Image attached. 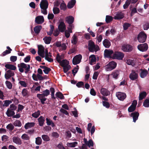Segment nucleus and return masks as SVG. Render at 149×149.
<instances>
[{"label": "nucleus", "instance_id": "nucleus-1", "mask_svg": "<svg viewBox=\"0 0 149 149\" xmlns=\"http://www.w3.org/2000/svg\"><path fill=\"white\" fill-rule=\"evenodd\" d=\"M19 71L22 73L24 72L26 74L31 73V71L30 70V65L29 64H27L23 63H22L18 65Z\"/></svg>", "mask_w": 149, "mask_h": 149}, {"label": "nucleus", "instance_id": "nucleus-2", "mask_svg": "<svg viewBox=\"0 0 149 149\" xmlns=\"http://www.w3.org/2000/svg\"><path fill=\"white\" fill-rule=\"evenodd\" d=\"M88 49L91 52H96L99 50V47L98 45L96 46L92 40H90L88 41Z\"/></svg>", "mask_w": 149, "mask_h": 149}, {"label": "nucleus", "instance_id": "nucleus-3", "mask_svg": "<svg viewBox=\"0 0 149 149\" xmlns=\"http://www.w3.org/2000/svg\"><path fill=\"white\" fill-rule=\"evenodd\" d=\"M147 38V35L144 31L140 32L137 36V39L139 42L141 43L145 42Z\"/></svg>", "mask_w": 149, "mask_h": 149}, {"label": "nucleus", "instance_id": "nucleus-4", "mask_svg": "<svg viewBox=\"0 0 149 149\" xmlns=\"http://www.w3.org/2000/svg\"><path fill=\"white\" fill-rule=\"evenodd\" d=\"M124 54L123 53L120 52H116L113 53L112 58L118 60H122L124 57Z\"/></svg>", "mask_w": 149, "mask_h": 149}, {"label": "nucleus", "instance_id": "nucleus-5", "mask_svg": "<svg viewBox=\"0 0 149 149\" xmlns=\"http://www.w3.org/2000/svg\"><path fill=\"white\" fill-rule=\"evenodd\" d=\"M137 48L139 51L141 52H146L148 49V45L146 43L140 44L138 45Z\"/></svg>", "mask_w": 149, "mask_h": 149}, {"label": "nucleus", "instance_id": "nucleus-6", "mask_svg": "<svg viewBox=\"0 0 149 149\" xmlns=\"http://www.w3.org/2000/svg\"><path fill=\"white\" fill-rule=\"evenodd\" d=\"M133 49L132 46L129 44H124L121 48L122 50L125 52H131Z\"/></svg>", "mask_w": 149, "mask_h": 149}, {"label": "nucleus", "instance_id": "nucleus-7", "mask_svg": "<svg viewBox=\"0 0 149 149\" xmlns=\"http://www.w3.org/2000/svg\"><path fill=\"white\" fill-rule=\"evenodd\" d=\"M82 56L80 54L77 55L74 57L72 59V63L74 65L79 63L82 59Z\"/></svg>", "mask_w": 149, "mask_h": 149}, {"label": "nucleus", "instance_id": "nucleus-8", "mask_svg": "<svg viewBox=\"0 0 149 149\" xmlns=\"http://www.w3.org/2000/svg\"><path fill=\"white\" fill-rule=\"evenodd\" d=\"M117 63L113 61L110 62L106 66L108 70H111L114 69L116 67Z\"/></svg>", "mask_w": 149, "mask_h": 149}, {"label": "nucleus", "instance_id": "nucleus-9", "mask_svg": "<svg viewBox=\"0 0 149 149\" xmlns=\"http://www.w3.org/2000/svg\"><path fill=\"white\" fill-rule=\"evenodd\" d=\"M14 75L15 73L13 71L10 70H8L6 71L5 74V77L6 79L8 80Z\"/></svg>", "mask_w": 149, "mask_h": 149}, {"label": "nucleus", "instance_id": "nucleus-10", "mask_svg": "<svg viewBox=\"0 0 149 149\" xmlns=\"http://www.w3.org/2000/svg\"><path fill=\"white\" fill-rule=\"evenodd\" d=\"M41 9H47L48 8V3L47 0H42L40 4Z\"/></svg>", "mask_w": 149, "mask_h": 149}, {"label": "nucleus", "instance_id": "nucleus-11", "mask_svg": "<svg viewBox=\"0 0 149 149\" xmlns=\"http://www.w3.org/2000/svg\"><path fill=\"white\" fill-rule=\"evenodd\" d=\"M58 28L59 31L63 33L65 31L66 29V26L63 21H61L60 22Z\"/></svg>", "mask_w": 149, "mask_h": 149}, {"label": "nucleus", "instance_id": "nucleus-12", "mask_svg": "<svg viewBox=\"0 0 149 149\" xmlns=\"http://www.w3.org/2000/svg\"><path fill=\"white\" fill-rule=\"evenodd\" d=\"M116 96L120 100L123 101L126 97V96L125 93L121 92H118L116 93Z\"/></svg>", "mask_w": 149, "mask_h": 149}, {"label": "nucleus", "instance_id": "nucleus-13", "mask_svg": "<svg viewBox=\"0 0 149 149\" xmlns=\"http://www.w3.org/2000/svg\"><path fill=\"white\" fill-rule=\"evenodd\" d=\"M138 77L137 73L132 70L129 75L130 78L132 80H134L137 79Z\"/></svg>", "mask_w": 149, "mask_h": 149}, {"label": "nucleus", "instance_id": "nucleus-14", "mask_svg": "<svg viewBox=\"0 0 149 149\" xmlns=\"http://www.w3.org/2000/svg\"><path fill=\"white\" fill-rule=\"evenodd\" d=\"M74 18L72 16H69L66 17L65 20L69 24V26L72 27V24L74 21Z\"/></svg>", "mask_w": 149, "mask_h": 149}, {"label": "nucleus", "instance_id": "nucleus-15", "mask_svg": "<svg viewBox=\"0 0 149 149\" xmlns=\"http://www.w3.org/2000/svg\"><path fill=\"white\" fill-rule=\"evenodd\" d=\"M139 116V112L136 111L130 114V116L133 118V121L134 123H135L138 119Z\"/></svg>", "mask_w": 149, "mask_h": 149}, {"label": "nucleus", "instance_id": "nucleus-16", "mask_svg": "<svg viewBox=\"0 0 149 149\" xmlns=\"http://www.w3.org/2000/svg\"><path fill=\"white\" fill-rule=\"evenodd\" d=\"M113 53V51L112 50L106 49L104 51V54L105 56L108 58H112V56H111V55Z\"/></svg>", "mask_w": 149, "mask_h": 149}, {"label": "nucleus", "instance_id": "nucleus-17", "mask_svg": "<svg viewBox=\"0 0 149 149\" xmlns=\"http://www.w3.org/2000/svg\"><path fill=\"white\" fill-rule=\"evenodd\" d=\"M44 22L43 16H38L36 18L35 22L38 24H40Z\"/></svg>", "mask_w": 149, "mask_h": 149}, {"label": "nucleus", "instance_id": "nucleus-18", "mask_svg": "<svg viewBox=\"0 0 149 149\" xmlns=\"http://www.w3.org/2000/svg\"><path fill=\"white\" fill-rule=\"evenodd\" d=\"M13 142L15 143L18 145H20L22 144V141L20 138L18 136H14L13 137Z\"/></svg>", "mask_w": 149, "mask_h": 149}, {"label": "nucleus", "instance_id": "nucleus-19", "mask_svg": "<svg viewBox=\"0 0 149 149\" xmlns=\"http://www.w3.org/2000/svg\"><path fill=\"white\" fill-rule=\"evenodd\" d=\"M37 96L40 100L42 104H44L45 103V102L47 100V98L45 97V96L40 95V94H38Z\"/></svg>", "mask_w": 149, "mask_h": 149}, {"label": "nucleus", "instance_id": "nucleus-20", "mask_svg": "<svg viewBox=\"0 0 149 149\" xmlns=\"http://www.w3.org/2000/svg\"><path fill=\"white\" fill-rule=\"evenodd\" d=\"M140 70L141 71L140 74V76L142 78L145 77L148 73L147 70L145 69H141Z\"/></svg>", "mask_w": 149, "mask_h": 149}, {"label": "nucleus", "instance_id": "nucleus-21", "mask_svg": "<svg viewBox=\"0 0 149 149\" xmlns=\"http://www.w3.org/2000/svg\"><path fill=\"white\" fill-rule=\"evenodd\" d=\"M124 17V14L121 12H118L114 17L115 19H120Z\"/></svg>", "mask_w": 149, "mask_h": 149}, {"label": "nucleus", "instance_id": "nucleus-22", "mask_svg": "<svg viewBox=\"0 0 149 149\" xmlns=\"http://www.w3.org/2000/svg\"><path fill=\"white\" fill-rule=\"evenodd\" d=\"M100 93L101 94L104 96H107L110 94V92L105 88H102L101 89Z\"/></svg>", "mask_w": 149, "mask_h": 149}, {"label": "nucleus", "instance_id": "nucleus-23", "mask_svg": "<svg viewBox=\"0 0 149 149\" xmlns=\"http://www.w3.org/2000/svg\"><path fill=\"white\" fill-rule=\"evenodd\" d=\"M5 67L9 70H15L16 69V67L14 65L10 64H6L5 65Z\"/></svg>", "mask_w": 149, "mask_h": 149}, {"label": "nucleus", "instance_id": "nucleus-24", "mask_svg": "<svg viewBox=\"0 0 149 149\" xmlns=\"http://www.w3.org/2000/svg\"><path fill=\"white\" fill-rule=\"evenodd\" d=\"M40 67L41 68L44 69L43 71L46 74H48L51 70L50 68L45 66H40Z\"/></svg>", "mask_w": 149, "mask_h": 149}, {"label": "nucleus", "instance_id": "nucleus-25", "mask_svg": "<svg viewBox=\"0 0 149 149\" xmlns=\"http://www.w3.org/2000/svg\"><path fill=\"white\" fill-rule=\"evenodd\" d=\"M38 120L39 122V125L40 126H42L45 121L44 118L42 116H40L38 118Z\"/></svg>", "mask_w": 149, "mask_h": 149}, {"label": "nucleus", "instance_id": "nucleus-26", "mask_svg": "<svg viewBox=\"0 0 149 149\" xmlns=\"http://www.w3.org/2000/svg\"><path fill=\"white\" fill-rule=\"evenodd\" d=\"M103 44L104 47L106 48H109L111 45V42L107 39H105L103 40Z\"/></svg>", "mask_w": 149, "mask_h": 149}, {"label": "nucleus", "instance_id": "nucleus-27", "mask_svg": "<svg viewBox=\"0 0 149 149\" xmlns=\"http://www.w3.org/2000/svg\"><path fill=\"white\" fill-rule=\"evenodd\" d=\"M6 114L8 117H10L13 116L15 115V112L14 111L10 110L8 108L6 112Z\"/></svg>", "mask_w": 149, "mask_h": 149}, {"label": "nucleus", "instance_id": "nucleus-28", "mask_svg": "<svg viewBox=\"0 0 149 149\" xmlns=\"http://www.w3.org/2000/svg\"><path fill=\"white\" fill-rule=\"evenodd\" d=\"M75 0H71L69 1L67 5L68 8L70 9L72 8L76 3Z\"/></svg>", "mask_w": 149, "mask_h": 149}, {"label": "nucleus", "instance_id": "nucleus-29", "mask_svg": "<svg viewBox=\"0 0 149 149\" xmlns=\"http://www.w3.org/2000/svg\"><path fill=\"white\" fill-rule=\"evenodd\" d=\"M38 54H40V53H45V49L42 45H38Z\"/></svg>", "mask_w": 149, "mask_h": 149}, {"label": "nucleus", "instance_id": "nucleus-30", "mask_svg": "<svg viewBox=\"0 0 149 149\" xmlns=\"http://www.w3.org/2000/svg\"><path fill=\"white\" fill-rule=\"evenodd\" d=\"M42 29V26H41L38 25L34 28L33 30L35 33L38 34L40 33Z\"/></svg>", "mask_w": 149, "mask_h": 149}, {"label": "nucleus", "instance_id": "nucleus-31", "mask_svg": "<svg viewBox=\"0 0 149 149\" xmlns=\"http://www.w3.org/2000/svg\"><path fill=\"white\" fill-rule=\"evenodd\" d=\"M46 120L47 124L48 125H51L52 127H54L55 126L54 123L50 119L47 118Z\"/></svg>", "mask_w": 149, "mask_h": 149}, {"label": "nucleus", "instance_id": "nucleus-32", "mask_svg": "<svg viewBox=\"0 0 149 149\" xmlns=\"http://www.w3.org/2000/svg\"><path fill=\"white\" fill-rule=\"evenodd\" d=\"M34 125L35 123H28L25 124L24 125V128L26 130H27L34 127Z\"/></svg>", "mask_w": 149, "mask_h": 149}, {"label": "nucleus", "instance_id": "nucleus-33", "mask_svg": "<svg viewBox=\"0 0 149 149\" xmlns=\"http://www.w3.org/2000/svg\"><path fill=\"white\" fill-rule=\"evenodd\" d=\"M147 95L146 92L143 91L140 93L139 97V100H141L146 97Z\"/></svg>", "mask_w": 149, "mask_h": 149}, {"label": "nucleus", "instance_id": "nucleus-34", "mask_svg": "<svg viewBox=\"0 0 149 149\" xmlns=\"http://www.w3.org/2000/svg\"><path fill=\"white\" fill-rule=\"evenodd\" d=\"M43 40L45 44H48L50 43L52 38L51 37L45 36L43 38Z\"/></svg>", "mask_w": 149, "mask_h": 149}, {"label": "nucleus", "instance_id": "nucleus-35", "mask_svg": "<svg viewBox=\"0 0 149 149\" xmlns=\"http://www.w3.org/2000/svg\"><path fill=\"white\" fill-rule=\"evenodd\" d=\"M59 63L61 66L62 67L68 65L69 63V62L66 59H63Z\"/></svg>", "mask_w": 149, "mask_h": 149}, {"label": "nucleus", "instance_id": "nucleus-36", "mask_svg": "<svg viewBox=\"0 0 149 149\" xmlns=\"http://www.w3.org/2000/svg\"><path fill=\"white\" fill-rule=\"evenodd\" d=\"M72 39L71 40V42L74 45H76L78 42V39L77 36L74 34L72 37Z\"/></svg>", "mask_w": 149, "mask_h": 149}, {"label": "nucleus", "instance_id": "nucleus-37", "mask_svg": "<svg viewBox=\"0 0 149 149\" xmlns=\"http://www.w3.org/2000/svg\"><path fill=\"white\" fill-rule=\"evenodd\" d=\"M119 74V70H116L113 72L111 75H113V78L116 79L118 78V76Z\"/></svg>", "mask_w": 149, "mask_h": 149}, {"label": "nucleus", "instance_id": "nucleus-38", "mask_svg": "<svg viewBox=\"0 0 149 149\" xmlns=\"http://www.w3.org/2000/svg\"><path fill=\"white\" fill-rule=\"evenodd\" d=\"M55 95L56 97L61 99H64V96L59 91L56 92Z\"/></svg>", "mask_w": 149, "mask_h": 149}, {"label": "nucleus", "instance_id": "nucleus-39", "mask_svg": "<svg viewBox=\"0 0 149 149\" xmlns=\"http://www.w3.org/2000/svg\"><path fill=\"white\" fill-rule=\"evenodd\" d=\"M42 139L40 137H38L36 138L35 143L37 145H40L42 144Z\"/></svg>", "mask_w": 149, "mask_h": 149}, {"label": "nucleus", "instance_id": "nucleus-40", "mask_svg": "<svg viewBox=\"0 0 149 149\" xmlns=\"http://www.w3.org/2000/svg\"><path fill=\"white\" fill-rule=\"evenodd\" d=\"M62 67L63 68V72L65 73H66L71 68V66L69 64Z\"/></svg>", "mask_w": 149, "mask_h": 149}, {"label": "nucleus", "instance_id": "nucleus-41", "mask_svg": "<svg viewBox=\"0 0 149 149\" xmlns=\"http://www.w3.org/2000/svg\"><path fill=\"white\" fill-rule=\"evenodd\" d=\"M63 55L60 56L59 53L56 56L57 61L59 63L61 61V60L63 58Z\"/></svg>", "mask_w": 149, "mask_h": 149}, {"label": "nucleus", "instance_id": "nucleus-42", "mask_svg": "<svg viewBox=\"0 0 149 149\" xmlns=\"http://www.w3.org/2000/svg\"><path fill=\"white\" fill-rule=\"evenodd\" d=\"M143 28L144 30H148L149 29V23L147 22H144L143 25Z\"/></svg>", "mask_w": 149, "mask_h": 149}, {"label": "nucleus", "instance_id": "nucleus-43", "mask_svg": "<svg viewBox=\"0 0 149 149\" xmlns=\"http://www.w3.org/2000/svg\"><path fill=\"white\" fill-rule=\"evenodd\" d=\"M50 94V91L48 89H46L43 91V93L40 94V95L45 96L47 97Z\"/></svg>", "mask_w": 149, "mask_h": 149}, {"label": "nucleus", "instance_id": "nucleus-44", "mask_svg": "<svg viewBox=\"0 0 149 149\" xmlns=\"http://www.w3.org/2000/svg\"><path fill=\"white\" fill-rule=\"evenodd\" d=\"M90 56L91 57V61L89 63L90 65H93V63L96 61V58L95 55H91Z\"/></svg>", "mask_w": 149, "mask_h": 149}, {"label": "nucleus", "instance_id": "nucleus-45", "mask_svg": "<svg viewBox=\"0 0 149 149\" xmlns=\"http://www.w3.org/2000/svg\"><path fill=\"white\" fill-rule=\"evenodd\" d=\"M78 143L77 142H74L72 143H67V145L70 147H75L77 145Z\"/></svg>", "mask_w": 149, "mask_h": 149}, {"label": "nucleus", "instance_id": "nucleus-46", "mask_svg": "<svg viewBox=\"0 0 149 149\" xmlns=\"http://www.w3.org/2000/svg\"><path fill=\"white\" fill-rule=\"evenodd\" d=\"M113 20V17L112 16L109 15H107L106 16L105 21L106 22L108 23H110Z\"/></svg>", "mask_w": 149, "mask_h": 149}, {"label": "nucleus", "instance_id": "nucleus-47", "mask_svg": "<svg viewBox=\"0 0 149 149\" xmlns=\"http://www.w3.org/2000/svg\"><path fill=\"white\" fill-rule=\"evenodd\" d=\"M22 93V95L24 97L28 96V92L26 88H24L23 89Z\"/></svg>", "mask_w": 149, "mask_h": 149}, {"label": "nucleus", "instance_id": "nucleus-48", "mask_svg": "<svg viewBox=\"0 0 149 149\" xmlns=\"http://www.w3.org/2000/svg\"><path fill=\"white\" fill-rule=\"evenodd\" d=\"M13 124L15 126L21 127L22 126V123L21 121L19 120L15 121L14 122Z\"/></svg>", "mask_w": 149, "mask_h": 149}, {"label": "nucleus", "instance_id": "nucleus-49", "mask_svg": "<svg viewBox=\"0 0 149 149\" xmlns=\"http://www.w3.org/2000/svg\"><path fill=\"white\" fill-rule=\"evenodd\" d=\"M42 138L44 141H48L50 140L49 137L47 135H42Z\"/></svg>", "mask_w": 149, "mask_h": 149}, {"label": "nucleus", "instance_id": "nucleus-50", "mask_svg": "<svg viewBox=\"0 0 149 149\" xmlns=\"http://www.w3.org/2000/svg\"><path fill=\"white\" fill-rule=\"evenodd\" d=\"M143 106L146 107H149V98L145 100L143 103Z\"/></svg>", "mask_w": 149, "mask_h": 149}, {"label": "nucleus", "instance_id": "nucleus-51", "mask_svg": "<svg viewBox=\"0 0 149 149\" xmlns=\"http://www.w3.org/2000/svg\"><path fill=\"white\" fill-rule=\"evenodd\" d=\"M136 107L131 105L128 108V110L129 112H132L134 111L135 110Z\"/></svg>", "mask_w": 149, "mask_h": 149}, {"label": "nucleus", "instance_id": "nucleus-52", "mask_svg": "<svg viewBox=\"0 0 149 149\" xmlns=\"http://www.w3.org/2000/svg\"><path fill=\"white\" fill-rule=\"evenodd\" d=\"M50 90L51 93V97L52 99H55L56 97H54V94L55 92V89L53 88H51Z\"/></svg>", "mask_w": 149, "mask_h": 149}, {"label": "nucleus", "instance_id": "nucleus-53", "mask_svg": "<svg viewBox=\"0 0 149 149\" xmlns=\"http://www.w3.org/2000/svg\"><path fill=\"white\" fill-rule=\"evenodd\" d=\"M40 111L38 110L37 111L35 112L34 113H32V116L35 118H37L40 115Z\"/></svg>", "mask_w": 149, "mask_h": 149}, {"label": "nucleus", "instance_id": "nucleus-54", "mask_svg": "<svg viewBox=\"0 0 149 149\" xmlns=\"http://www.w3.org/2000/svg\"><path fill=\"white\" fill-rule=\"evenodd\" d=\"M6 128L10 131H12L14 128V126L12 124L10 123L8 124L6 127Z\"/></svg>", "mask_w": 149, "mask_h": 149}, {"label": "nucleus", "instance_id": "nucleus-55", "mask_svg": "<svg viewBox=\"0 0 149 149\" xmlns=\"http://www.w3.org/2000/svg\"><path fill=\"white\" fill-rule=\"evenodd\" d=\"M131 26V24H130L127 23H124L123 25V28L124 30H127L128 28L130 27Z\"/></svg>", "mask_w": 149, "mask_h": 149}, {"label": "nucleus", "instance_id": "nucleus-56", "mask_svg": "<svg viewBox=\"0 0 149 149\" xmlns=\"http://www.w3.org/2000/svg\"><path fill=\"white\" fill-rule=\"evenodd\" d=\"M52 56V55H49L47 56H45V59L48 62H52L53 61V59L52 58L49 57H51Z\"/></svg>", "mask_w": 149, "mask_h": 149}, {"label": "nucleus", "instance_id": "nucleus-57", "mask_svg": "<svg viewBox=\"0 0 149 149\" xmlns=\"http://www.w3.org/2000/svg\"><path fill=\"white\" fill-rule=\"evenodd\" d=\"M126 63L128 65H131L133 66L135 65L134 61L131 59L127 60Z\"/></svg>", "mask_w": 149, "mask_h": 149}, {"label": "nucleus", "instance_id": "nucleus-58", "mask_svg": "<svg viewBox=\"0 0 149 149\" xmlns=\"http://www.w3.org/2000/svg\"><path fill=\"white\" fill-rule=\"evenodd\" d=\"M131 1V0H127L123 6L124 9H126L127 8L129 5Z\"/></svg>", "mask_w": 149, "mask_h": 149}, {"label": "nucleus", "instance_id": "nucleus-59", "mask_svg": "<svg viewBox=\"0 0 149 149\" xmlns=\"http://www.w3.org/2000/svg\"><path fill=\"white\" fill-rule=\"evenodd\" d=\"M6 84L7 87L9 89H11L12 87V83L8 81H6Z\"/></svg>", "mask_w": 149, "mask_h": 149}, {"label": "nucleus", "instance_id": "nucleus-60", "mask_svg": "<svg viewBox=\"0 0 149 149\" xmlns=\"http://www.w3.org/2000/svg\"><path fill=\"white\" fill-rule=\"evenodd\" d=\"M88 146L89 147H90L91 146H93L94 145V143L92 139H90L88 141V142L87 145H86Z\"/></svg>", "mask_w": 149, "mask_h": 149}, {"label": "nucleus", "instance_id": "nucleus-61", "mask_svg": "<svg viewBox=\"0 0 149 149\" xmlns=\"http://www.w3.org/2000/svg\"><path fill=\"white\" fill-rule=\"evenodd\" d=\"M54 7L53 9H59V8H57L59 6L60 4V3L58 1H56L54 2Z\"/></svg>", "mask_w": 149, "mask_h": 149}, {"label": "nucleus", "instance_id": "nucleus-62", "mask_svg": "<svg viewBox=\"0 0 149 149\" xmlns=\"http://www.w3.org/2000/svg\"><path fill=\"white\" fill-rule=\"evenodd\" d=\"M103 105L104 107H106L107 108H109L110 107V104L109 102L105 101H102Z\"/></svg>", "mask_w": 149, "mask_h": 149}, {"label": "nucleus", "instance_id": "nucleus-63", "mask_svg": "<svg viewBox=\"0 0 149 149\" xmlns=\"http://www.w3.org/2000/svg\"><path fill=\"white\" fill-rule=\"evenodd\" d=\"M9 109L13 111H14L16 109L17 107L14 104H12L10 105Z\"/></svg>", "mask_w": 149, "mask_h": 149}, {"label": "nucleus", "instance_id": "nucleus-64", "mask_svg": "<svg viewBox=\"0 0 149 149\" xmlns=\"http://www.w3.org/2000/svg\"><path fill=\"white\" fill-rule=\"evenodd\" d=\"M22 138L25 140H29V136L26 134H24L21 136Z\"/></svg>", "mask_w": 149, "mask_h": 149}]
</instances>
